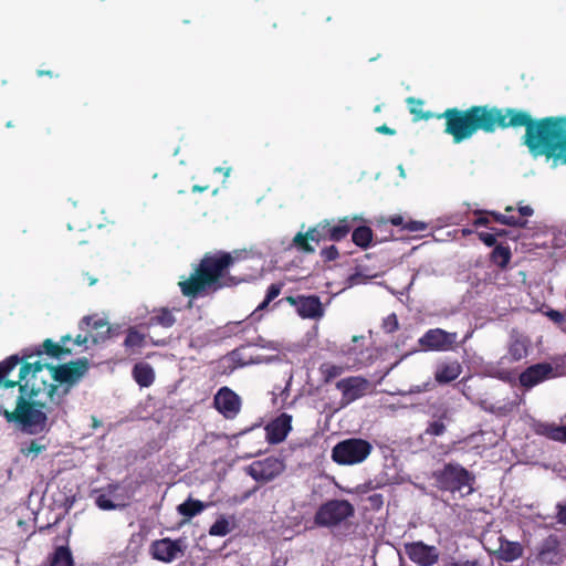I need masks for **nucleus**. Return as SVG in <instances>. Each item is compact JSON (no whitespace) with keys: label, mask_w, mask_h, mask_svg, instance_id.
I'll use <instances>...</instances> for the list:
<instances>
[{"label":"nucleus","mask_w":566,"mask_h":566,"mask_svg":"<svg viewBox=\"0 0 566 566\" xmlns=\"http://www.w3.org/2000/svg\"><path fill=\"white\" fill-rule=\"evenodd\" d=\"M409 112L415 120L444 119V134L454 144L471 139L478 132L494 134L497 129L525 128L522 137L533 157H546L566 165V116L534 118L530 112L515 107H497L489 104L472 105L465 109L447 108L443 113L423 112V101L408 97Z\"/></svg>","instance_id":"nucleus-1"},{"label":"nucleus","mask_w":566,"mask_h":566,"mask_svg":"<svg viewBox=\"0 0 566 566\" xmlns=\"http://www.w3.org/2000/svg\"><path fill=\"white\" fill-rule=\"evenodd\" d=\"M19 364V355L0 361V415L24 433L40 434L48 430L50 408L36 397L45 392L53 403L61 405L71 388L88 371L90 363L86 357L60 365L38 359L22 363L18 379H11V373Z\"/></svg>","instance_id":"nucleus-2"},{"label":"nucleus","mask_w":566,"mask_h":566,"mask_svg":"<svg viewBox=\"0 0 566 566\" xmlns=\"http://www.w3.org/2000/svg\"><path fill=\"white\" fill-rule=\"evenodd\" d=\"M262 271V254L252 249L208 252L193 266L191 274L179 281L178 285L184 296L197 298L210 291L252 282Z\"/></svg>","instance_id":"nucleus-3"},{"label":"nucleus","mask_w":566,"mask_h":566,"mask_svg":"<svg viewBox=\"0 0 566 566\" xmlns=\"http://www.w3.org/2000/svg\"><path fill=\"white\" fill-rule=\"evenodd\" d=\"M436 486L452 494L460 493L467 496L473 493L474 475L459 463H446L433 472Z\"/></svg>","instance_id":"nucleus-4"},{"label":"nucleus","mask_w":566,"mask_h":566,"mask_svg":"<svg viewBox=\"0 0 566 566\" xmlns=\"http://www.w3.org/2000/svg\"><path fill=\"white\" fill-rule=\"evenodd\" d=\"M373 446L361 438H348L332 449V460L339 465H355L364 462L371 453Z\"/></svg>","instance_id":"nucleus-5"},{"label":"nucleus","mask_w":566,"mask_h":566,"mask_svg":"<svg viewBox=\"0 0 566 566\" xmlns=\"http://www.w3.org/2000/svg\"><path fill=\"white\" fill-rule=\"evenodd\" d=\"M355 515V507L348 500H328L321 504L314 515V523L321 527L338 526Z\"/></svg>","instance_id":"nucleus-6"},{"label":"nucleus","mask_w":566,"mask_h":566,"mask_svg":"<svg viewBox=\"0 0 566 566\" xmlns=\"http://www.w3.org/2000/svg\"><path fill=\"white\" fill-rule=\"evenodd\" d=\"M356 219H350L349 217H344L337 221L324 219L314 227H311V233H316L318 243L321 241L339 242L353 230Z\"/></svg>","instance_id":"nucleus-7"},{"label":"nucleus","mask_w":566,"mask_h":566,"mask_svg":"<svg viewBox=\"0 0 566 566\" xmlns=\"http://www.w3.org/2000/svg\"><path fill=\"white\" fill-rule=\"evenodd\" d=\"M457 340L458 333L455 332L430 328L419 338L418 344L424 352H448L454 348Z\"/></svg>","instance_id":"nucleus-8"},{"label":"nucleus","mask_w":566,"mask_h":566,"mask_svg":"<svg viewBox=\"0 0 566 566\" xmlns=\"http://www.w3.org/2000/svg\"><path fill=\"white\" fill-rule=\"evenodd\" d=\"M284 470L285 463L283 460L268 457L252 462L248 468V474L256 482L266 483L281 475Z\"/></svg>","instance_id":"nucleus-9"},{"label":"nucleus","mask_w":566,"mask_h":566,"mask_svg":"<svg viewBox=\"0 0 566 566\" xmlns=\"http://www.w3.org/2000/svg\"><path fill=\"white\" fill-rule=\"evenodd\" d=\"M403 551L408 558L418 566H433L440 558L439 548L422 541L405 543Z\"/></svg>","instance_id":"nucleus-10"},{"label":"nucleus","mask_w":566,"mask_h":566,"mask_svg":"<svg viewBox=\"0 0 566 566\" xmlns=\"http://www.w3.org/2000/svg\"><path fill=\"white\" fill-rule=\"evenodd\" d=\"M213 407L226 419H234L241 411L242 399L231 388L221 387L213 397Z\"/></svg>","instance_id":"nucleus-11"},{"label":"nucleus","mask_w":566,"mask_h":566,"mask_svg":"<svg viewBox=\"0 0 566 566\" xmlns=\"http://www.w3.org/2000/svg\"><path fill=\"white\" fill-rule=\"evenodd\" d=\"M286 302L296 308L297 314L303 318H319L324 314L322 302L317 295L286 296L279 303Z\"/></svg>","instance_id":"nucleus-12"},{"label":"nucleus","mask_w":566,"mask_h":566,"mask_svg":"<svg viewBox=\"0 0 566 566\" xmlns=\"http://www.w3.org/2000/svg\"><path fill=\"white\" fill-rule=\"evenodd\" d=\"M292 419L291 415L282 412L269 421L264 427L265 440L270 444H279L283 442L292 431Z\"/></svg>","instance_id":"nucleus-13"},{"label":"nucleus","mask_w":566,"mask_h":566,"mask_svg":"<svg viewBox=\"0 0 566 566\" xmlns=\"http://www.w3.org/2000/svg\"><path fill=\"white\" fill-rule=\"evenodd\" d=\"M22 355L19 356L21 363H30L29 360L33 357H41L43 354L52 358H61L62 356L71 355L72 349L67 346H63L60 343L53 342L51 338L43 340L42 345L34 348L22 349Z\"/></svg>","instance_id":"nucleus-14"},{"label":"nucleus","mask_w":566,"mask_h":566,"mask_svg":"<svg viewBox=\"0 0 566 566\" xmlns=\"http://www.w3.org/2000/svg\"><path fill=\"white\" fill-rule=\"evenodd\" d=\"M80 328L90 334L91 340L94 344L106 340L111 337L112 327L109 323L97 315L84 316L80 322Z\"/></svg>","instance_id":"nucleus-15"},{"label":"nucleus","mask_w":566,"mask_h":566,"mask_svg":"<svg viewBox=\"0 0 566 566\" xmlns=\"http://www.w3.org/2000/svg\"><path fill=\"white\" fill-rule=\"evenodd\" d=\"M179 553H182L180 541H174L169 537L156 539L150 545V554L154 559L171 563Z\"/></svg>","instance_id":"nucleus-16"},{"label":"nucleus","mask_w":566,"mask_h":566,"mask_svg":"<svg viewBox=\"0 0 566 566\" xmlns=\"http://www.w3.org/2000/svg\"><path fill=\"white\" fill-rule=\"evenodd\" d=\"M518 213L521 217L515 216H507L497 211H475V214H489L493 221L504 224L507 227H514V228H526L527 227V220L525 218L532 217L534 214V209L530 206H518L517 208Z\"/></svg>","instance_id":"nucleus-17"},{"label":"nucleus","mask_w":566,"mask_h":566,"mask_svg":"<svg viewBox=\"0 0 566 566\" xmlns=\"http://www.w3.org/2000/svg\"><path fill=\"white\" fill-rule=\"evenodd\" d=\"M553 375V367L548 363H539L527 367L520 375V384L525 388H532L548 379Z\"/></svg>","instance_id":"nucleus-18"},{"label":"nucleus","mask_w":566,"mask_h":566,"mask_svg":"<svg viewBox=\"0 0 566 566\" xmlns=\"http://www.w3.org/2000/svg\"><path fill=\"white\" fill-rule=\"evenodd\" d=\"M336 388L342 391L347 401H353L365 394L367 380L361 377H348L337 381Z\"/></svg>","instance_id":"nucleus-19"},{"label":"nucleus","mask_w":566,"mask_h":566,"mask_svg":"<svg viewBox=\"0 0 566 566\" xmlns=\"http://www.w3.org/2000/svg\"><path fill=\"white\" fill-rule=\"evenodd\" d=\"M462 365L459 360H443L437 364L434 380L440 385L450 384L462 374Z\"/></svg>","instance_id":"nucleus-20"},{"label":"nucleus","mask_w":566,"mask_h":566,"mask_svg":"<svg viewBox=\"0 0 566 566\" xmlns=\"http://www.w3.org/2000/svg\"><path fill=\"white\" fill-rule=\"evenodd\" d=\"M500 546L493 552L497 560L512 563L523 556L524 548L521 543L512 542L501 536L499 538Z\"/></svg>","instance_id":"nucleus-21"},{"label":"nucleus","mask_w":566,"mask_h":566,"mask_svg":"<svg viewBox=\"0 0 566 566\" xmlns=\"http://www.w3.org/2000/svg\"><path fill=\"white\" fill-rule=\"evenodd\" d=\"M534 431L538 436L566 444V426H559L554 422H537L534 426Z\"/></svg>","instance_id":"nucleus-22"},{"label":"nucleus","mask_w":566,"mask_h":566,"mask_svg":"<svg viewBox=\"0 0 566 566\" xmlns=\"http://www.w3.org/2000/svg\"><path fill=\"white\" fill-rule=\"evenodd\" d=\"M175 323H176V317L174 315L172 310H169L167 307H159V308H155L151 312V315L146 321L145 326L147 328H150V327L159 325L164 328H169V327L174 326Z\"/></svg>","instance_id":"nucleus-23"},{"label":"nucleus","mask_w":566,"mask_h":566,"mask_svg":"<svg viewBox=\"0 0 566 566\" xmlns=\"http://www.w3.org/2000/svg\"><path fill=\"white\" fill-rule=\"evenodd\" d=\"M528 353V340L520 335H512L509 344V356L512 361H520Z\"/></svg>","instance_id":"nucleus-24"},{"label":"nucleus","mask_w":566,"mask_h":566,"mask_svg":"<svg viewBox=\"0 0 566 566\" xmlns=\"http://www.w3.org/2000/svg\"><path fill=\"white\" fill-rule=\"evenodd\" d=\"M133 377L140 387H149L155 380V373L149 364L137 363L133 368Z\"/></svg>","instance_id":"nucleus-25"},{"label":"nucleus","mask_w":566,"mask_h":566,"mask_svg":"<svg viewBox=\"0 0 566 566\" xmlns=\"http://www.w3.org/2000/svg\"><path fill=\"white\" fill-rule=\"evenodd\" d=\"M512 259V252L509 245L502 243L494 247L490 253L491 263L495 264L501 270H505Z\"/></svg>","instance_id":"nucleus-26"},{"label":"nucleus","mask_w":566,"mask_h":566,"mask_svg":"<svg viewBox=\"0 0 566 566\" xmlns=\"http://www.w3.org/2000/svg\"><path fill=\"white\" fill-rule=\"evenodd\" d=\"M43 440L44 438H38L21 443L19 449L20 453L25 458L34 460L40 453L48 449V443H44Z\"/></svg>","instance_id":"nucleus-27"},{"label":"nucleus","mask_w":566,"mask_h":566,"mask_svg":"<svg viewBox=\"0 0 566 566\" xmlns=\"http://www.w3.org/2000/svg\"><path fill=\"white\" fill-rule=\"evenodd\" d=\"M310 241L318 243L316 233H311V228L306 232H297L293 238V244L295 248L304 253H313L315 248L310 243Z\"/></svg>","instance_id":"nucleus-28"},{"label":"nucleus","mask_w":566,"mask_h":566,"mask_svg":"<svg viewBox=\"0 0 566 566\" xmlns=\"http://www.w3.org/2000/svg\"><path fill=\"white\" fill-rule=\"evenodd\" d=\"M206 507L207 504H205L203 502L195 500L192 497H188L184 503L177 506V511L180 515L187 518H192L196 515L200 514Z\"/></svg>","instance_id":"nucleus-29"},{"label":"nucleus","mask_w":566,"mask_h":566,"mask_svg":"<svg viewBox=\"0 0 566 566\" xmlns=\"http://www.w3.org/2000/svg\"><path fill=\"white\" fill-rule=\"evenodd\" d=\"M387 222L391 223L395 227H401V229L407 230L409 232L424 231L428 227L427 223L423 221H406L405 218L400 214L390 217L387 220Z\"/></svg>","instance_id":"nucleus-30"},{"label":"nucleus","mask_w":566,"mask_h":566,"mask_svg":"<svg viewBox=\"0 0 566 566\" xmlns=\"http://www.w3.org/2000/svg\"><path fill=\"white\" fill-rule=\"evenodd\" d=\"M373 230L367 226H359L355 228L352 232L353 242L361 249L369 248L373 241Z\"/></svg>","instance_id":"nucleus-31"},{"label":"nucleus","mask_w":566,"mask_h":566,"mask_svg":"<svg viewBox=\"0 0 566 566\" xmlns=\"http://www.w3.org/2000/svg\"><path fill=\"white\" fill-rule=\"evenodd\" d=\"M50 566H74L72 553L66 546L55 548Z\"/></svg>","instance_id":"nucleus-32"},{"label":"nucleus","mask_w":566,"mask_h":566,"mask_svg":"<svg viewBox=\"0 0 566 566\" xmlns=\"http://www.w3.org/2000/svg\"><path fill=\"white\" fill-rule=\"evenodd\" d=\"M146 336L134 327L128 328L127 335L124 340V346L127 348L143 347L145 345Z\"/></svg>","instance_id":"nucleus-33"},{"label":"nucleus","mask_w":566,"mask_h":566,"mask_svg":"<svg viewBox=\"0 0 566 566\" xmlns=\"http://www.w3.org/2000/svg\"><path fill=\"white\" fill-rule=\"evenodd\" d=\"M448 409H444L439 416V420H434L428 424L426 433L433 437L442 436L447 429L446 424L443 423V419H448Z\"/></svg>","instance_id":"nucleus-34"},{"label":"nucleus","mask_w":566,"mask_h":566,"mask_svg":"<svg viewBox=\"0 0 566 566\" xmlns=\"http://www.w3.org/2000/svg\"><path fill=\"white\" fill-rule=\"evenodd\" d=\"M283 285V283L271 284L266 290L264 300L258 305L256 311L266 308L268 305L280 295Z\"/></svg>","instance_id":"nucleus-35"},{"label":"nucleus","mask_w":566,"mask_h":566,"mask_svg":"<svg viewBox=\"0 0 566 566\" xmlns=\"http://www.w3.org/2000/svg\"><path fill=\"white\" fill-rule=\"evenodd\" d=\"M343 370V367L329 363H324L319 367V371L325 382H329L339 375H342Z\"/></svg>","instance_id":"nucleus-36"},{"label":"nucleus","mask_w":566,"mask_h":566,"mask_svg":"<svg viewBox=\"0 0 566 566\" xmlns=\"http://www.w3.org/2000/svg\"><path fill=\"white\" fill-rule=\"evenodd\" d=\"M231 532L228 520L223 516L218 518L209 528L211 536H226Z\"/></svg>","instance_id":"nucleus-37"},{"label":"nucleus","mask_w":566,"mask_h":566,"mask_svg":"<svg viewBox=\"0 0 566 566\" xmlns=\"http://www.w3.org/2000/svg\"><path fill=\"white\" fill-rule=\"evenodd\" d=\"M381 328L386 334H392L399 329L398 317L395 313L389 314L382 319Z\"/></svg>","instance_id":"nucleus-38"},{"label":"nucleus","mask_w":566,"mask_h":566,"mask_svg":"<svg viewBox=\"0 0 566 566\" xmlns=\"http://www.w3.org/2000/svg\"><path fill=\"white\" fill-rule=\"evenodd\" d=\"M446 566H485V557L478 556L472 559L453 560Z\"/></svg>","instance_id":"nucleus-39"},{"label":"nucleus","mask_w":566,"mask_h":566,"mask_svg":"<svg viewBox=\"0 0 566 566\" xmlns=\"http://www.w3.org/2000/svg\"><path fill=\"white\" fill-rule=\"evenodd\" d=\"M339 256L338 249L329 245L321 250V258L324 262L335 261Z\"/></svg>","instance_id":"nucleus-40"},{"label":"nucleus","mask_w":566,"mask_h":566,"mask_svg":"<svg viewBox=\"0 0 566 566\" xmlns=\"http://www.w3.org/2000/svg\"><path fill=\"white\" fill-rule=\"evenodd\" d=\"M369 507L374 511H379L384 505V496L380 493H374L367 497Z\"/></svg>","instance_id":"nucleus-41"},{"label":"nucleus","mask_w":566,"mask_h":566,"mask_svg":"<svg viewBox=\"0 0 566 566\" xmlns=\"http://www.w3.org/2000/svg\"><path fill=\"white\" fill-rule=\"evenodd\" d=\"M479 240L483 242L486 247H495L496 243V234L489 232H479Z\"/></svg>","instance_id":"nucleus-42"},{"label":"nucleus","mask_w":566,"mask_h":566,"mask_svg":"<svg viewBox=\"0 0 566 566\" xmlns=\"http://www.w3.org/2000/svg\"><path fill=\"white\" fill-rule=\"evenodd\" d=\"M96 505L102 510H113L116 507L114 502L106 495H99L96 499Z\"/></svg>","instance_id":"nucleus-43"},{"label":"nucleus","mask_w":566,"mask_h":566,"mask_svg":"<svg viewBox=\"0 0 566 566\" xmlns=\"http://www.w3.org/2000/svg\"><path fill=\"white\" fill-rule=\"evenodd\" d=\"M557 514L556 520L559 524L566 525V503H557L556 505Z\"/></svg>","instance_id":"nucleus-44"},{"label":"nucleus","mask_w":566,"mask_h":566,"mask_svg":"<svg viewBox=\"0 0 566 566\" xmlns=\"http://www.w3.org/2000/svg\"><path fill=\"white\" fill-rule=\"evenodd\" d=\"M546 315L556 324H562L565 322V316L556 310H549Z\"/></svg>","instance_id":"nucleus-45"},{"label":"nucleus","mask_w":566,"mask_h":566,"mask_svg":"<svg viewBox=\"0 0 566 566\" xmlns=\"http://www.w3.org/2000/svg\"><path fill=\"white\" fill-rule=\"evenodd\" d=\"M490 216L489 214H480L474 221V227H488L490 224Z\"/></svg>","instance_id":"nucleus-46"},{"label":"nucleus","mask_w":566,"mask_h":566,"mask_svg":"<svg viewBox=\"0 0 566 566\" xmlns=\"http://www.w3.org/2000/svg\"><path fill=\"white\" fill-rule=\"evenodd\" d=\"M376 132L379 134H385V135H395L396 134V130L394 128H390L386 124H382V125L376 127Z\"/></svg>","instance_id":"nucleus-47"},{"label":"nucleus","mask_w":566,"mask_h":566,"mask_svg":"<svg viewBox=\"0 0 566 566\" xmlns=\"http://www.w3.org/2000/svg\"><path fill=\"white\" fill-rule=\"evenodd\" d=\"M91 339L90 337V334L87 335H81L78 334L74 339V344L77 345V346H83V345H86L87 342Z\"/></svg>","instance_id":"nucleus-48"},{"label":"nucleus","mask_w":566,"mask_h":566,"mask_svg":"<svg viewBox=\"0 0 566 566\" xmlns=\"http://www.w3.org/2000/svg\"><path fill=\"white\" fill-rule=\"evenodd\" d=\"M36 74H38V76H40V77H41V76H50V77L55 76V75H54V73H53L52 71H49V70H48V71H44V70H38V71H36Z\"/></svg>","instance_id":"nucleus-49"},{"label":"nucleus","mask_w":566,"mask_h":566,"mask_svg":"<svg viewBox=\"0 0 566 566\" xmlns=\"http://www.w3.org/2000/svg\"><path fill=\"white\" fill-rule=\"evenodd\" d=\"M492 230H493V233L496 234V238L497 237H505L507 234V231L504 230V229L492 228Z\"/></svg>","instance_id":"nucleus-50"},{"label":"nucleus","mask_w":566,"mask_h":566,"mask_svg":"<svg viewBox=\"0 0 566 566\" xmlns=\"http://www.w3.org/2000/svg\"><path fill=\"white\" fill-rule=\"evenodd\" d=\"M207 189H208V186L195 185L191 190H192V192H202V191H205Z\"/></svg>","instance_id":"nucleus-51"},{"label":"nucleus","mask_w":566,"mask_h":566,"mask_svg":"<svg viewBox=\"0 0 566 566\" xmlns=\"http://www.w3.org/2000/svg\"><path fill=\"white\" fill-rule=\"evenodd\" d=\"M70 340H72V337L70 335H64V336L61 337L59 343L61 345H63V346H66V343L70 342Z\"/></svg>","instance_id":"nucleus-52"},{"label":"nucleus","mask_w":566,"mask_h":566,"mask_svg":"<svg viewBox=\"0 0 566 566\" xmlns=\"http://www.w3.org/2000/svg\"><path fill=\"white\" fill-rule=\"evenodd\" d=\"M151 344L155 345V346H166L167 342L165 339L151 340Z\"/></svg>","instance_id":"nucleus-53"},{"label":"nucleus","mask_w":566,"mask_h":566,"mask_svg":"<svg viewBox=\"0 0 566 566\" xmlns=\"http://www.w3.org/2000/svg\"><path fill=\"white\" fill-rule=\"evenodd\" d=\"M358 276H359V274H358V273H356V274L352 275V276H350V281H352L353 283H358V281H357V277H358Z\"/></svg>","instance_id":"nucleus-54"},{"label":"nucleus","mask_w":566,"mask_h":566,"mask_svg":"<svg viewBox=\"0 0 566 566\" xmlns=\"http://www.w3.org/2000/svg\"><path fill=\"white\" fill-rule=\"evenodd\" d=\"M462 233H463V235H469V234L473 233V231L471 229H463Z\"/></svg>","instance_id":"nucleus-55"},{"label":"nucleus","mask_w":566,"mask_h":566,"mask_svg":"<svg viewBox=\"0 0 566 566\" xmlns=\"http://www.w3.org/2000/svg\"><path fill=\"white\" fill-rule=\"evenodd\" d=\"M504 210H505V212H507V213H509V212H513V211H514V207H512V206H506Z\"/></svg>","instance_id":"nucleus-56"},{"label":"nucleus","mask_w":566,"mask_h":566,"mask_svg":"<svg viewBox=\"0 0 566 566\" xmlns=\"http://www.w3.org/2000/svg\"><path fill=\"white\" fill-rule=\"evenodd\" d=\"M380 109H381V106L380 105H376L375 108H374V112L378 113V112H380Z\"/></svg>","instance_id":"nucleus-57"},{"label":"nucleus","mask_w":566,"mask_h":566,"mask_svg":"<svg viewBox=\"0 0 566 566\" xmlns=\"http://www.w3.org/2000/svg\"><path fill=\"white\" fill-rule=\"evenodd\" d=\"M96 282V279H90V285H93Z\"/></svg>","instance_id":"nucleus-58"},{"label":"nucleus","mask_w":566,"mask_h":566,"mask_svg":"<svg viewBox=\"0 0 566 566\" xmlns=\"http://www.w3.org/2000/svg\"><path fill=\"white\" fill-rule=\"evenodd\" d=\"M7 127H12L11 122H8V123H7Z\"/></svg>","instance_id":"nucleus-59"}]
</instances>
